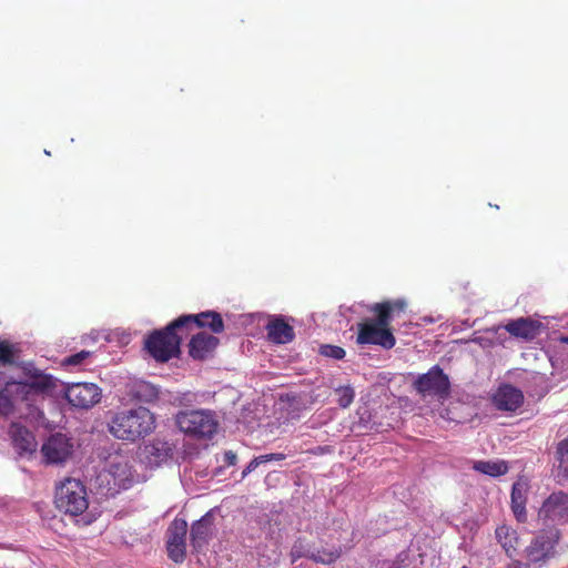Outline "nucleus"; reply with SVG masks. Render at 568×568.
Instances as JSON below:
<instances>
[{"label":"nucleus","instance_id":"obj_6","mask_svg":"<svg viewBox=\"0 0 568 568\" xmlns=\"http://www.w3.org/2000/svg\"><path fill=\"white\" fill-rule=\"evenodd\" d=\"M538 519L542 526L568 524V494L561 490L550 494L538 510Z\"/></svg>","mask_w":568,"mask_h":568},{"label":"nucleus","instance_id":"obj_19","mask_svg":"<svg viewBox=\"0 0 568 568\" xmlns=\"http://www.w3.org/2000/svg\"><path fill=\"white\" fill-rule=\"evenodd\" d=\"M495 537L506 556L513 559L517 555L520 545L518 532L507 525H501L496 528Z\"/></svg>","mask_w":568,"mask_h":568},{"label":"nucleus","instance_id":"obj_36","mask_svg":"<svg viewBox=\"0 0 568 568\" xmlns=\"http://www.w3.org/2000/svg\"><path fill=\"white\" fill-rule=\"evenodd\" d=\"M285 455L282 453H271L266 455L257 456L261 464L268 463V462H280L285 459Z\"/></svg>","mask_w":568,"mask_h":568},{"label":"nucleus","instance_id":"obj_20","mask_svg":"<svg viewBox=\"0 0 568 568\" xmlns=\"http://www.w3.org/2000/svg\"><path fill=\"white\" fill-rule=\"evenodd\" d=\"M560 538L561 531L558 527L544 526L532 540L541 551L547 552L548 557L551 558L556 554V547L559 544Z\"/></svg>","mask_w":568,"mask_h":568},{"label":"nucleus","instance_id":"obj_21","mask_svg":"<svg viewBox=\"0 0 568 568\" xmlns=\"http://www.w3.org/2000/svg\"><path fill=\"white\" fill-rule=\"evenodd\" d=\"M528 486L524 481H516L513 484L510 499L511 510L519 523H525L527 519L526 503H527Z\"/></svg>","mask_w":568,"mask_h":568},{"label":"nucleus","instance_id":"obj_26","mask_svg":"<svg viewBox=\"0 0 568 568\" xmlns=\"http://www.w3.org/2000/svg\"><path fill=\"white\" fill-rule=\"evenodd\" d=\"M24 382L29 385L31 390L40 396L50 393L55 387L54 378L45 373L36 379Z\"/></svg>","mask_w":568,"mask_h":568},{"label":"nucleus","instance_id":"obj_40","mask_svg":"<svg viewBox=\"0 0 568 568\" xmlns=\"http://www.w3.org/2000/svg\"><path fill=\"white\" fill-rule=\"evenodd\" d=\"M559 341H560V343L568 345V335H566V336H561V337L559 338Z\"/></svg>","mask_w":568,"mask_h":568},{"label":"nucleus","instance_id":"obj_14","mask_svg":"<svg viewBox=\"0 0 568 568\" xmlns=\"http://www.w3.org/2000/svg\"><path fill=\"white\" fill-rule=\"evenodd\" d=\"M220 339L205 332L194 334L189 342V355L195 361H204L213 356Z\"/></svg>","mask_w":568,"mask_h":568},{"label":"nucleus","instance_id":"obj_13","mask_svg":"<svg viewBox=\"0 0 568 568\" xmlns=\"http://www.w3.org/2000/svg\"><path fill=\"white\" fill-rule=\"evenodd\" d=\"M493 404L499 410L515 412L524 404V394L509 384H503L493 395Z\"/></svg>","mask_w":568,"mask_h":568},{"label":"nucleus","instance_id":"obj_30","mask_svg":"<svg viewBox=\"0 0 568 568\" xmlns=\"http://www.w3.org/2000/svg\"><path fill=\"white\" fill-rule=\"evenodd\" d=\"M17 349L14 346L4 339H0V365L7 366L14 364Z\"/></svg>","mask_w":568,"mask_h":568},{"label":"nucleus","instance_id":"obj_27","mask_svg":"<svg viewBox=\"0 0 568 568\" xmlns=\"http://www.w3.org/2000/svg\"><path fill=\"white\" fill-rule=\"evenodd\" d=\"M341 557V550L338 549H318L310 552V558L314 562L331 565Z\"/></svg>","mask_w":568,"mask_h":568},{"label":"nucleus","instance_id":"obj_18","mask_svg":"<svg viewBox=\"0 0 568 568\" xmlns=\"http://www.w3.org/2000/svg\"><path fill=\"white\" fill-rule=\"evenodd\" d=\"M109 473L119 488L126 489L134 481L132 467L123 457H115L110 462Z\"/></svg>","mask_w":568,"mask_h":568},{"label":"nucleus","instance_id":"obj_32","mask_svg":"<svg viewBox=\"0 0 568 568\" xmlns=\"http://www.w3.org/2000/svg\"><path fill=\"white\" fill-rule=\"evenodd\" d=\"M320 354L325 357L342 359L345 357V349L341 346L325 344L320 347Z\"/></svg>","mask_w":568,"mask_h":568},{"label":"nucleus","instance_id":"obj_22","mask_svg":"<svg viewBox=\"0 0 568 568\" xmlns=\"http://www.w3.org/2000/svg\"><path fill=\"white\" fill-rule=\"evenodd\" d=\"M554 466L558 480L568 479V437L557 443Z\"/></svg>","mask_w":568,"mask_h":568},{"label":"nucleus","instance_id":"obj_39","mask_svg":"<svg viewBox=\"0 0 568 568\" xmlns=\"http://www.w3.org/2000/svg\"><path fill=\"white\" fill-rule=\"evenodd\" d=\"M224 458H225V462H226L229 465H235L236 459H237L236 454H235V453H233V452H231V450H229V452H226V453H225Z\"/></svg>","mask_w":568,"mask_h":568},{"label":"nucleus","instance_id":"obj_5","mask_svg":"<svg viewBox=\"0 0 568 568\" xmlns=\"http://www.w3.org/2000/svg\"><path fill=\"white\" fill-rule=\"evenodd\" d=\"M175 423L181 432L196 439H211L219 427L215 414L204 409L180 412Z\"/></svg>","mask_w":568,"mask_h":568},{"label":"nucleus","instance_id":"obj_15","mask_svg":"<svg viewBox=\"0 0 568 568\" xmlns=\"http://www.w3.org/2000/svg\"><path fill=\"white\" fill-rule=\"evenodd\" d=\"M9 435L13 448L19 455L33 454L37 450V440L34 435L22 424L12 422L9 426Z\"/></svg>","mask_w":568,"mask_h":568},{"label":"nucleus","instance_id":"obj_7","mask_svg":"<svg viewBox=\"0 0 568 568\" xmlns=\"http://www.w3.org/2000/svg\"><path fill=\"white\" fill-rule=\"evenodd\" d=\"M175 326H181V332L187 336L194 326L199 328H207L214 334L224 331V322L220 313L215 311H205L199 314L181 315L174 320Z\"/></svg>","mask_w":568,"mask_h":568},{"label":"nucleus","instance_id":"obj_25","mask_svg":"<svg viewBox=\"0 0 568 568\" xmlns=\"http://www.w3.org/2000/svg\"><path fill=\"white\" fill-rule=\"evenodd\" d=\"M474 469L491 477H498L508 471V464L505 460H479L474 464Z\"/></svg>","mask_w":568,"mask_h":568},{"label":"nucleus","instance_id":"obj_4","mask_svg":"<svg viewBox=\"0 0 568 568\" xmlns=\"http://www.w3.org/2000/svg\"><path fill=\"white\" fill-rule=\"evenodd\" d=\"M54 504L59 511L72 517L82 515L89 507L87 488L74 478H65L55 487Z\"/></svg>","mask_w":568,"mask_h":568},{"label":"nucleus","instance_id":"obj_2","mask_svg":"<svg viewBox=\"0 0 568 568\" xmlns=\"http://www.w3.org/2000/svg\"><path fill=\"white\" fill-rule=\"evenodd\" d=\"M108 427L115 438L133 443L153 433L156 422L149 408L138 406L115 413Z\"/></svg>","mask_w":568,"mask_h":568},{"label":"nucleus","instance_id":"obj_33","mask_svg":"<svg viewBox=\"0 0 568 568\" xmlns=\"http://www.w3.org/2000/svg\"><path fill=\"white\" fill-rule=\"evenodd\" d=\"M310 550L305 547L303 539H297L291 548V559L293 562L301 558H310Z\"/></svg>","mask_w":568,"mask_h":568},{"label":"nucleus","instance_id":"obj_23","mask_svg":"<svg viewBox=\"0 0 568 568\" xmlns=\"http://www.w3.org/2000/svg\"><path fill=\"white\" fill-rule=\"evenodd\" d=\"M8 392L11 393L12 403L24 402L30 404L36 400V394L23 381H8Z\"/></svg>","mask_w":568,"mask_h":568},{"label":"nucleus","instance_id":"obj_9","mask_svg":"<svg viewBox=\"0 0 568 568\" xmlns=\"http://www.w3.org/2000/svg\"><path fill=\"white\" fill-rule=\"evenodd\" d=\"M187 523L183 518H175L166 530L168 557L175 564H182L186 557Z\"/></svg>","mask_w":568,"mask_h":568},{"label":"nucleus","instance_id":"obj_8","mask_svg":"<svg viewBox=\"0 0 568 568\" xmlns=\"http://www.w3.org/2000/svg\"><path fill=\"white\" fill-rule=\"evenodd\" d=\"M414 387L422 396L435 395L443 398L448 396L450 384L448 376L438 365H435L427 373L418 376Z\"/></svg>","mask_w":568,"mask_h":568},{"label":"nucleus","instance_id":"obj_37","mask_svg":"<svg viewBox=\"0 0 568 568\" xmlns=\"http://www.w3.org/2000/svg\"><path fill=\"white\" fill-rule=\"evenodd\" d=\"M261 465L260 460L257 457H254L248 464L247 466L244 468L243 473H242V477L244 478L245 476H247L250 473L254 471L258 466Z\"/></svg>","mask_w":568,"mask_h":568},{"label":"nucleus","instance_id":"obj_28","mask_svg":"<svg viewBox=\"0 0 568 568\" xmlns=\"http://www.w3.org/2000/svg\"><path fill=\"white\" fill-rule=\"evenodd\" d=\"M525 555L527 558V562L529 565H541L546 562L548 559H550L547 555V552L541 551L537 545H535V541L531 540L529 546L525 549Z\"/></svg>","mask_w":568,"mask_h":568},{"label":"nucleus","instance_id":"obj_10","mask_svg":"<svg viewBox=\"0 0 568 568\" xmlns=\"http://www.w3.org/2000/svg\"><path fill=\"white\" fill-rule=\"evenodd\" d=\"M65 398L78 408H90L101 399V389L93 383H74L65 388Z\"/></svg>","mask_w":568,"mask_h":568},{"label":"nucleus","instance_id":"obj_38","mask_svg":"<svg viewBox=\"0 0 568 568\" xmlns=\"http://www.w3.org/2000/svg\"><path fill=\"white\" fill-rule=\"evenodd\" d=\"M506 568H530V565L527 561L523 562L513 558L511 561L507 564Z\"/></svg>","mask_w":568,"mask_h":568},{"label":"nucleus","instance_id":"obj_12","mask_svg":"<svg viewBox=\"0 0 568 568\" xmlns=\"http://www.w3.org/2000/svg\"><path fill=\"white\" fill-rule=\"evenodd\" d=\"M214 518L211 513H206L191 526V545L196 552L207 547L214 535Z\"/></svg>","mask_w":568,"mask_h":568},{"label":"nucleus","instance_id":"obj_35","mask_svg":"<svg viewBox=\"0 0 568 568\" xmlns=\"http://www.w3.org/2000/svg\"><path fill=\"white\" fill-rule=\"evenodd\" d=\"M22 373L27 378L26 381L36 379L37 377L44 374L41 369L33 366L31 363H27L22 366Z\"/></svg>","mask_w":568,"mask_h":568},{"label":"nucleus","instance_id":"obj_31","mask_svg":"<svg viewBox=\"0 0 568 568\" xmlns=\"http://www.w3.org/2000/svg\"><path fill=\"white\" fill-rule=\"evenodd\" d=\"M337 403L342 408H347L354 400L355 393L352 387H339L336 389Z\"/></svg>","mask_w":568,"mask_h":568},{"label":"nucleus","instance_id":"obj_34","mask_svg":"<svg viewBox=\"0 0 568 568\" xmlns=\"http://www.w3.org/2000/svg\"><path fill=\"white\" fill-rule=\"evenodd\" d=\"M90 355H91V353L89 351H81V352H79L77 354H73V355H70V356L65 357L63 359V364L64 365H71V366L80 365Z\"/></svg>","mask_w":568,"mask_h":568},{"label":"nucleus","instance_id":"obj_1","mask_svg":"<svg viewBox=\"0 0 568 568\" xmlns=\"http://www.w3.org/2000/svg\"><path fill=\"white\" fill-rule=\"evenodd\" d=\"M407 310L405 298L386 300L374 303L368 311L375 315L374 320H365L357 324L356 344L377 345L384 349H392L396 345L390 323Z\"/></svg>","mask_w":568,"mask_h":568},{"label":"nucleus","instance_id":"obj_24","mask_svg":"<svg viewBox=\"0 0 568 568\" xmlns=\"http://www.w3.org/2000/svg\"><path fill=\"white\" fill-rule=\"evenodd\" d=\"M8 392L11 393L12 403L24 402L30 404L36 400V394L23 381H8Z\"/></svg>","mask_w":568,"mask_h":568},{"label":"nucleus","instance_id":"obj_3","mask_svg":"<svg viewBox=\"0 0 568 568\" xmlns=\"http://www.w3.org/2000/svg\"><path fill=\"white\" fill-rule=\"evenodd\" d=\"M184 336L181 326H175L173 321L164 328L150 333L144 341V348L156 362L166 363L180 354Z\"/></svg>","mask_w":568,"mask_h":568},{"label":"nucleus","instance_id":"obj_29","mask_svg":"<svg viewBox=\"0 0 568 568\" xmlns=\"http://www.w3.org/2000/svg\"><path fill=\"white\" fill-rule=\"evenodd\" d=\"M14 413L11 393L8 392V382L0 387V416L8 417Z\"/></svg>","mask_w":568,"mask_h":568},{"label":"nucleus","instance_id":"obj_16","mask_svg":"<svg viewBox=\"0 0 568 568\" xmlns=\"http://www.w3.org/2000/svg\"><path fill=\"white\" fill-rule=\"evenodd\" d=\"M541 326L542 324L539 321L530 317H519L509 321L505 325V329L516 338L532 341L540 334Z\"/></svg>","mask_w":568,"mask_h":568},{"label":"nucleus","instance_id":"obj_17","mask_svg":"<svg viewBox=\"0 0 568 568\" xmlns=\"http://www.w3.org/2000/svg\"><path fill=\"white\" fill-rule=\"evenodd\" d=\"M267 338L275 344L291 343L294 337V328L283 317H274L266 325Z\"/></svg>","mask_w":568,"mask_h":568},{"label":"nucleus","instance_id":"obj_11","mask_svg":"<svg viewBox=\"0 0 568 568\" xmlns=\"http://www.w3.org/2000/svg\"><path fill=\"white\" fill-rule=\"evenodd\" d=\"M41 452L48 464H61L71 456L73 443L67 435L55 433L42 445Z\"/></svg>","mask_w":568,"mask_h":568}]
</instances>
